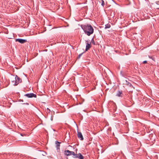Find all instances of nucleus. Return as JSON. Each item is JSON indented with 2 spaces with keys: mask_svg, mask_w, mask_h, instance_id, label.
<instances>
[{
  "mask_svg": "<svg viewBox=\"0 0 159 159\" xmlns=\"http://www.w3.org/2000/svg\"><path fill=\"white\" fill-rule=\"evenodd\" d=\"M85 34L88 36L92 34L94 32V29L92 25L89 24L82 25L81 26Z\"/></svg>",
  "mask_w": 159,
  "mask_h": 159,
  "instance_id": "nucleus-1",
  "label": "nucleus"
},
{
  "mask_svg": "<svg viewBox=\"0 0 159 159\" xmlns=\"http://www.w3.org/2000/svg\"><path fill=\"white\" fill-rule=\"evenodd\" d=\"M20 80V79L17 75H16L15 77V80L12 81V84L14 85H17Z\"/></svg>",
  "mask_w": 159,
  "mask_h": 159,
  "instance_id": "nucleus-2",
  "label": "nucleus"
},
{
  "mask_svg": "<svg viewBox=\"0 0 159 159\" xmlns=\"http://www.w3.org/2000/svg\"><path fill=\"white\" fill-rule=\"evenodd\" d=\"M25 96L29 98H31L32 97L36 98L37 96L36 94H34L33 93H27L24 95Z\"/></svg>",
  "mask_w": 159,
  "mask_h": 159,
  "instance_id": "nucleus-3",
  "label": "nucleus"
},
{
  "mask_svg": "<svg viewBox=\"0 0 159 159\" xmlns=\"http://www.w3.org/2000/svg\"><path fill=\"white\" fill-rule=\"evenodd\" d=\"M15 40L16 42H18L21 43H24L27 42V40L21 39H16Z\"/></svg>",
  "mask_w": 159,
  "mask_h": 159,
  "instance_id": "nucleus-4",
  "label": "nucleus"
},
{
  "mask_svg": "<svg viewBox=\"0 0 159 159\" xmlns=\"http://www.w3.org/2000/svg\"><path fill=\"white\" fill-rule=\"evenodd\" d=\"M77 136L78 138L81 140H82L84 139L83 137L81 132L78 131Z\"/></svg>",
  "mask_w": 159,
  "mask_h": 159,
  "instance_id": "nucleus-5",
  "label": "nucleus"
},
{
  "mask_svg": "<svg viewBox=\"0 0 159 159\" xmlns=\"http://www.w3.org/2000/svg\"><path fill=\"white\" fill-rule=\"evenodd\" d=\"M72 151L69 150H65L64 152L65 154L67 156H70L71 155Z\"/></svg>",
  "mask_w": 159,
  "mask_h": 159,
  "instance_id": "nucleus-6",
  "label": "nucleus"
},
{
  "mask_svg": "<svg viewBox=\"0 0 159 159\" xmlns=\"http://www.w3.org/2000/svg\"><path fill=\"white\" fill-rule=\"evenodd\" d=\"M90 44L91 43H86V47L85 49L86 51H87L91 48V46L90 45Z\"/></svg>",
  "mask_w": 159,
  "mask_h": 159,
  "instance_id": "nucleus-7",
  "label": "nucleus"
},
{
  "mask_svg": "<svg viewBox=\"0 0 159 159\" xmlns=\"http://www.w3.org/2000/svg\"><path fill=\"white\" fill-rule=\"evenodd\" d=\"M61 143V142H58L57 141H55V144H56V147L58 149H60V144Z\"/></svg>",
  "mask_w": 159,
  "mask_h": 159,
  "instance_id": "nucleus-8",
  "label": "nucleus"
},
{
  "mask_svg": "<svg viewBox=\"0 0 159 159\" xmlns=\"http://www.w3.org/2000/svg\"><path fill=\"white\" fill-rule=\"evenodd\" d=\"M123 95L122 93V91H120L119 90L118 92L116 94V96H118V97H122V95Z\"/></svg>",
  "mask_w": 159,
  "mask_h": 159,
  "instance_id": "nucleus-9",
  "label": "nucleus"
},
{
  "mask_svg": "<svg viewBox=\"0 0 159 159\" xmlns=\"http://www.w3.org/2000/svg\"><path fill=\"white\" fill-rule=\"evenodd\" d=\"M126 84L128 85L129 86V87H132V84L130 83L129 82L127 81L126 80Z\"/></svg>",
  "mask_w": 159,
  "mask_h": 159,
  "instance_id": "nucleus-10",
  "label": "nucleus"
},
{
  "mask_svg": "<svg viewBox=\"0 0 159 159\" xmlns=\"http://www.w3.org/2000/svg\"><path fill=\"white\" fill-rule=\"evenodd\" d=\"M111 27V25L109 24H107L105 25V29H107L108 28H109Z\"/></svg>",
  "mask_w": 159,
  "mask_h": 159,
  "instance_id": "nucleus-11",
  "label": "nucleus"
},
{
  "mask_svg": "<svg viewBox=\"0 0 159 159\" xmlns=\"http://www.w3.org/2000/svg\"><path fill=\"white\" fill-rule=\"evenodd\" d=\"M79 155L80 156L79 157V158H79V159H84V157L82 155V154L80 153H79Z\"/></svg>",
  "mask_w": 159,
  "mask_h": 159,
  "instance_id": "nucleus-12",
  "label": "nucleus"
},
{
  "mask_svg": "<svg viewBox=\"0 0 159 159\" xmlns=\"http://www.w3.org/2000/svg\"><path fill=\"white\" fill-rule=\"evenodd\" d=\"M90 43H93V45H95V43L94 41V40L93 38L92 39L91 42Z\"/></svg>",
  "mask_w": 159,
  "mask_h": 159,
  "instance_id": "nucleus-13",
  "label": "nucleus"
},
{
  "mask_svg": "<svg viewBox=\"0 0 159 159\" xmlns=\"http://www.w3.org/2000/svg\"><path fill=\"white\" fill-rule=\"evenodd\" d=\"M84 52H83L81 53V54H79V55H78V57L77 58V59H79L80 57L81 56L82 54L83 53H84Z\"/></svg>",
  "mask_w": 159,
  "mask_h": 159,
  "instance_id": "nucleus-14",
  "label": "nucleus"
},
{
  "mask_svg": "<svg viewBox=\"0 0 159 159\" xmlns=\"http://www.w3.org/2000/svg\"><path fill=\"white\" fill-rule=\"evenodd\" d=\"M25 157V156H24ZM25 157H26V158H27V159H31V157L29 156H25Z\"/></svg>",
  "mask_w": 159,
  "mask_h": 159,
  "instance_id": "nucleus-15",
  "label": "nucleus"
},
{
  "mask_svg": "<svg viewBox=\"0 0 159 159\" xmlns=\"http://www.w3.org/2000/svg\"><path fill=\"white\" fill-rule=\"evenodd\" d=\"M71 155H73L75 157V155H76V154H75L74 152L72 151Z\"/></svg>",
  "mask_w": 159,
  "mask_h": 159,
  "instance_id": "nucleus-16",
  "label": "nucleus"
},
{
  "mask_svg": "<svg viewBox=\"0 0 159 159\" xmlns=\"http://www.w3.org/2000/svg\"><path fill=\"white\" fill-rule=\"evenodd\" d=\"M79 156L80 155H79V153H78V154H76V155H75V157H74L79 158Z\"/></svg>",
  "mask_w": 159,
  "mask_h": 159,
  "instance_id": "nucleus-17",
  "label": "nucleus"
},
{
  "mask_svg": "<svg viewBox=\"0 0 159 159\" xmlns=\"http://www.w3.org/2000/svg\"><path fill=\"white\" fill-rule=\"evenodd\" d=\"M143 64H146V63H147V61H144L143 62Z\"/></svg>",
  "mask_w": 159,
  "mask_h": 159,
  "instance_id": "nucleus-18",
  "label": "nucleus"
},
{
  "mask_svg": "<svg viewBox=\"0 0 159 159\" xmlns=\"http://www.w3.org/2000/svg\"><path fill=\"white\" fill-rule=\"evenodd\" d=\"M19 101H20V102H23V100H21V99H20L19 100Z\"/></svg>",
  "mask_w": 159,
  "mask_h": 159,
  "instance_id": "nucleus-19",
  "label": "nucleus"
},
{
  "mask_svg": "<svg viewBox=\"0 0 159 159\" xmlns=\"http://www.w3.org/2000/svg\"><path fill=\"white\" fill-rule=\"evenodd\" d=\"M20 135H21V136H23V135H24V134H20Z\"/></svg>",
  "mask_w": 159,
  "mask_h": 159,
  "instance_id": "nucleus-20",
  "label": "nucleus"
},
{
  "mask_svg": "<svg viewBox=\"0 0 159 159\" xmlns=\"http://www.w3.org/2000/svg\"><path fill=\"white\" fill-rule=\"evenodd\" d=\"M26 105H29V103H26Z\"/></svg>",
  "mask_w": 159,
  "mask_h": 159,
  "instance_id": "nucleus-21",
  "label": "nucleus"
},
{
  "mask_svg": "<svg viewBox=\"0 0 159 159\" xmlns=\"http://www.w3.org/2000/svg\"><path fill=\"white\" fill-rule=\"evenodd\" d=\"M157 9H159V8H157Z\"/></svg>",
  "mask_w": 159,
  "mask_h": 159,
  "instance_id": "nucleus-22",
  "label": "nucleus"
},
{
  "mask_svg": "<svg viewBox=\"0 0 159 159\" xmlns=\"http://www.w3.org/2000/svg\"><path fill=\"white\" fill-rule=\"evenodd\" d=\"M86 42H88V40H87V41H86Z\"/></svg>",
  "mask_w": 159,
  "mask_h": 159,
  "instance_id": "nucleus-23",
  "label": "nucleus"
}]
</instances>
